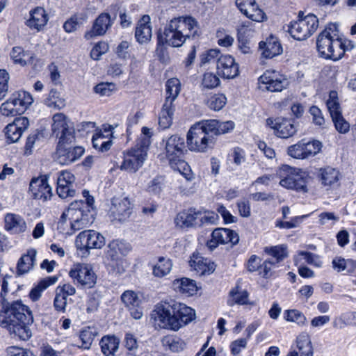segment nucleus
Masks as SVG:
<instances>
[{
    "label": "nucleus",
    "instance_id": "10",
    "mask_svg": "<svg viewBox=\"0 0 356 356\" xmlns=\"http://www.w3.org/2000/svg\"><path fill=\"white\" fill-rule=\"evenodd\" d=\"M131 250L128 243L118 240L111 241L106 252V258L108 266L117 274H121L124 271L122 255L127 254Z\"/></svg>",
    "mask_w": 356,
    "mask_h": 356
},
{
    "label": "nucleus",
    "instance_id": "32",
    "mask_svg": "<svg viewBox=\"0 0 356 356\" xmlns=\"http://www.w3.org/2000/svg\"><path fill=\"white\" fill-rule=\"evenodd\" d=\"M5 229L13 234H20L25 232L26 223L24 218L15 213H7L5 216Z\"/></svg>",
    "mask_w": 356,
    "mask_h": 356
},
{
    "label": "nucleus",
    "instance_id": "18",
    "mask_svg": "<svg viewBox=\"0 0 356 356\" xmlns=\"http://www.w3.org/2000/svg\"><path fill=\"white\" fill-rule=\"evenodd\" d=\"M114 20L115 18L111 19L108 13H102L94 21L91 29L85 33V39L89 40L97 36L104 35L112 27Z\"/></svg>",
    "mask_w": 356,
    "mask_h": 356
},
{
    "label": "nucleus",
    "instance_id": "23",
    "mask_svg": "<svg viewBox=\"0 0 356 356\" xmlns=\"http://www.w3.org/2000/svg\"><path fill=\"white\" fill-rule=\"evenodd\" d=\"M76 289L69 283L58 285L55 290L54 308L58 312L64 313L67 307V298L74 296Z\"/></svg>",
    "mask_w": 356,
    "mask_h": 356
},
{
    "label": "nucleus",
    "instance_id": "20",
    "mask_svg": "<svg viewBox=\"0 0 356 356\" xmlns=\"http://www.w3.org/2000/svg\"><path fill=\"white\" fill-rule=\"evenodd\" d=\"M259 83L265 85L270 92L282 91L286 86L287 81L283 75L275 70H266L259 79Z\"/></svg>",
    "mask_w": 356,
    "mask_h": 356
},
{
    "label": "nucleus",
    "instance_id": "45",
    "mask_svg": "<svg viewBox=\"0 0 356 356\" xmlns=\"http://www.w3.org/2000/svg\"><path fill=\"white\" fill-rule=\"evenodd\" d=\"M227 103V98L223 94H211L205 100V104L209 108L214 111L221 110Z\"/></svg>",
    "mask_w": 356,
    "mask_h": 356
},
{
    "label": "nucleus",
    "instance_id": "56",
    "mask_svg": "<svg viewBox=\"0 0 356 356\" xmlns=\"http://www.w3.org/2000/svg\"><path fill=\"white\" fill-rule=\"evenodd\" d=\"M124 347L127 350V355L135 356L138 348L136 337L131 333H127L124 337Z\"/></svg>",
    "mask_w": 356,
    "mask_h": 356
},
{
    "label": "nucleus",
    "instance_id": "3",
    "mask_svg": "<svg viewBox=\"0 0 356 356\" xmlns=\"http://www.w3.org/2000/svg\"><path fill=\"white\" fill-rule=\"evenodd\" d=\"M200 35L197 20L191 16H182L170 19L163 30L158 33L159 42L167 46L179 48L187 40H193Z\"/></svg>",
    "mask_w": 356,
    "mask_h": 356
},
{
    "label": "nucleus",
    "instance_id": "62",
    "mask_svg": "<svg viewBox=\"0 0 356 356\" xmlns=\"http://www.w3.org/2000/svg\"><path fill=\"white\" fill-rule=\"evenodd\" d=\"M108 50V44L105 42L97 43L90 51V56L94 60H99L102 54Z\"/></svg>",
    "mask_w": 356,
    "mask_h": 356
},
{
    "label": "nucleus",
    "instance_id": "46",
    "mask_svg": "<svg viewBox=\"0 0 356 356\" xmlns=\"http://www.w3.org/2000/svg\"><path fill=\"white\" fill-rule=\"evenodd\" d=\"M238 42L244 44L247 38L252 36L254 32V24L250 21L241 22L237 28Z\"/></svg>",
    "mask_w": 356,
    "mask_h": 356
},
{
    "label": "nucleus",
    "instance_id": "42",
    "mask_svg": "<svg viewBox=\"0 0 356 356\" xmlns=\"http://www.w3.org/2000/svg\"><path fill=\"white\" fill-rule=\"evenodd\" d=\"M165 87L167 96L165 102H169L172 104L180 92V81L177 78H171L167 81Z\"/></svg>",
    "mask_w": 356,
    "mask_h": 356
},
{
    "label": "nucleus",
    "instance_id": "41",
    "mask_svg": "<svg viewBox=\"0 0 356 356\" xmlns=\"http://www.w3.org/2000/svg\"><path fill=\"white\" fill-rule=\"evenodd\" d=\"M174 111L175 108L172 104L165 102L159 118V124L162 129H167L171 125Z\"/></svg>",
    "mask_w": 356,
    "mask_h": 356
},
{
    "label": "nucleus",
    "instance_id": "60",
    "mask_svg": "<svg viewBox=\"0 0 356 356\" xmlns=\"http://www.w3.org/2000/svg\"><path fill=\"white\" fill-rule=\"evenodd\" d=\"M218 220V216L214 212L205 211L199 215V226L214 225Z\"/></svg>",
    "mask_w": 356,
    "mask_h": 356
},
{
    "label": "nucleus",
    "instance_id": "50",
    "mask_svg": "<svg viewBox=\"0 0 356 356\" xmlns=\"http://www.w3.org/2000/svg\"><path fill=\"white\" fill-rule=\"evenodd\" d=\"M326 104L332 118L342 115L336 91H330Z\"/></svg>",
    "mask_w": 356,
    "mask_h": 356
},
{
    "label": "nucleus",
    "instance_id": "61",
    "mask_svg": "<svg viewBox=\"0 0 356 356\" xmlns=\"http://www.w3.org/2000/svg\"><path fill=\"white\" fill-rule=\"evenodd\" d=\"M1 113L4 116H15L20 115L15 105L11 102L10 99L3 102L0 107Z\"/></svg>",
    "mask_w": 356,
    "mask_h": 356
},
{
    "label": "nucleus",
    "instance_id": "35",
    "mask_svg": "<svg viewBox=\"0 0 356 356\" xmlns=\"http://www.w3.org/2000/svg\"><path fill=\"white\" fill-rule=\"evenodd\" d=\"M275 127V134L282 138H289L297 131L296 127L290 120L277 118Z\"/></svg>",
    "mask_w": 356,
    "mask_h": 356
},
{
    "label": "nucleus",
    "instance_id": "28",
    "mask_svg": "<svg viewBox=\"0 0 356 356\" xmlns=\"http://www.w3.org/2000/svg\"><path fill=\"white\" fill-rule=\"evenodd\" d=\"M49 16L42 7H37L30 11V17L26 25L31 29L40 31L47 25Z\"/></svg>",
    "mask_w": 356,
    "mask_h": 356
},
{
    "label": "nucleus",
    "instance_id": "47",
    "mask_svg": "<svg viewBox=\"0 0 356 356\" xmlns=\"http://www.w3.org/2000/svg\"><path fill=\"white\" fill-rule=\"evenodd\" d=\"M162 344L165 348L172 352H179L183 350L185 347L184 341L174 336H165L162 339Z\"/></svg>",
    "mask_w": 356,
    "mask_h": 356
},
{
    "label": "nucleus",
    "instance_id": "48",
    "mask_svg": "<svg viewBox=\"0 0 356 356\" xmlns=\"http://www.w3.org/2000/svg\"><path fill=\"white\" fill-rule=\"evenodd\" d=\"M229 295L231 298L227 301L229 306H233L234 304L246 305L248 303V293L245 290H238L236 288L232 289L229 292Z\"/></svg>",
    "mask_w": 356,
    "mask_h": 356
},
{
    "label": "nucleus",
    "instance_id": "6",
    "mask_svg": "<svg viewBox=\"0 0 356 356\" xmlns=\"http://www.w3.org/2000/svg\"><path fill=\"white\" fill-rule=\"evenodd\" d=\"M184 148V138L178 135H172L165 141V157L161 159H165L174 170L180 172L186 180L191 181L194 176L190 166L183 159Z\"/></svg>",
    "mask_w": 356,
    "mask_h": 356
},
{
    "label": "nucleus",
    "instance_id": "37",
    "mask_svg": "<svg viewBox=\"0 0 356 356\" xmlns=\"http://www.w3.org/2000/svg\"><path fill=\"white\" fill-rule=\"evenodd\" d=\"M172 261L165 257H159L157 262L152 267V274L154 277L161 278L168 275L172 268Z\"/></svg>",
    "mask_w": 356,
    "mask_h": 356
},
{
    "label": "nucleus",
    "instance_id": "8",
    "mask_svg": "<svg viewBox=\"0 0 356 356\" xmlns=\"http://www.w3.org/2000/svg\"><path fill=\"white\" fill-rule=\"evenodd\" d=\"M214 137L209 131L207 120H202L191 127L187 134V145L191 151L204 152L214 145Z\"/></svg>",
    "mask_w": 356,
    "mask_h": 356
},
{
    "label": "nucleus",
    "instance_id": "39",
    "mask_svg": "<svg viewBox=\"0 0 356 356\" xmlns=\"http://www.w3.org/2000/svg\"><path fill=\"white\" fill-rule=\"evenodd\" d=\"M58 281V277L49 276L41 280L38 284L33 287L30 293V298L33 301H37L41 297L42 292L49 286L54 284Z\"/></svg>",
    "mask_w": 356,
    "mask_h": 356
},
{
    "label": "nucleus",
    "instance_id": "24",
    "mask_svg": "<svg viewBox=\"0 0 356 356\" xmlns=\"http://www.w3.org/2000/svg\"><path fill=\"white\" fill-rule=\"evenodd\" d=\"M121 300L134 318H142L143 312L141 300L136 292L129 290L124 291L121 296Z\"/></svg>",
    "mask_w": 356,
    "mask_h": 356
},
{
    "label": "nucleus",
    "instance_id": "36",
    "mask_svg": "<svg viewBox=\"0 0 356 356\" xmlns=\"http://www.w3.org/2000/svg\"><path fill=\"white\" fill-rule=\"evenodd\" d=\"M211 236L214 240L218 241L220 243L236 244L238 242L239 237L235 232L225 228H218L213 231Z\"/></svg>",
    "mask_w": 356,
    "mask_h": 356
},
{
    "label": "nucleus",
    "instance_id": "43",
    "mask_svg": "<svg viewBox=\"0 0 356 356\" xmlns=\"http://www.w3.org/2000/svg\"><path fill=\"white\" fill-rule=\"evenodd\" d=\"M11 58L15 63L24 66L28 63H32L34 56H29V54L25 52L21 47H15L10 53Z\"/></svg>",
    "mask_w": 356,
    "mask_h": 356
},
{
    "label": "nucleus",
    "instance_id": "14",
    "mask_svg": "<svg viewBox=\"0 0 356 356\" xmlns=\"http://www.w3.org/2000/svg\"><path fill=\"white\" fill-rule=\"evenodd\" d=\"M74 281L86 288H92L96 283L97 277L90 266L85 264L74 265L69 273Z\"/></svg>",
    "mask_w": 356,
    "mask_h": 356
},
{
    "label": "nucleus",
    "instance_id": "21",
    "mask_svg": "<svg viewBox=\"0 0 356 356\" xmlns=\"http://www.w3.org/2000/svg\"><path fill=\"white\" fill-rule=\"evenodd\" d=\"M218 74L225 79H234L239 73L238 65L230 55H222L217 60Z\"/></svg>",
    "mask_w": 356,
    "mask_h": 356
},
{
    "label": "nucleus",
    "instance_id": "12",
    "mask_svg": "<svg viewBox=\"0 0 356 356\" xmlns=\"http://www.w3.org/2000/svg\"><path fill=\"white\" fill-rule=\"evenodd\" d=\"M75 245L78 250L88 252L90 249L102 248L105 245V238L95 230H84L76 236Z\"/></svg>",
    "mask_w": 356,
    "mask_h": 356
},
{
    "label": "nucleus",
    "instance_id": "31",
    "mask_svg": "<svg viewBox=\"0 0 356 356\" xmlns=\"http://www.w3.org/2000/svg\"><path fill=\"white\" fill-rule=\"evenodd\" d=\"M36 254L37 251L31 248L28 250L26 253L19 258L17 264V274L18 275H24L33 269Z\"/></svg>",
    "mask_w": 356,
    "mask_h": 356
},
{
    "label": "nucleus",
    "instance_id": "33",
    "mask_svg": "<svg viewBox=\"0 0 356 356\" xmlns=\"http://www.w3.org/2000/svg\"><path fill=\"white\" fill-rule=\"evenodd\" d=\"M172 287L175 291L186 296H193L197 291L196 282L186 277L177 279L172 282Z\"/></svg>",
    "mask_w": 356,
    "mask_h": 356
},
{
    "label": "nucleus",
    "instance_id": "58",
    "mask_svg": "<svg viewBox=\"0 0 356 356\" xmlns=\"http://www.w3.org/2000/svg\"><path fill=\"white\" fill-rule=\"evenodd\" d=\"M252 6V9L249 10V13L246 14L245 16L252 21L257 22H261L266 20L267 17L265 13L258 7L256 2Z\"/></svg>",
    "mask_w": 356,
    "mask_h": 356
},
{
    "label": "nucleus",
    "instance_id": "59",
    "mask_svg": "<svg viewBox=\"0 0 356 356\" xmlns=\"http://www.w3.org/2000/svg\"><path fill=\"white\" fill-rule=\"evenodd\" d=\"M220 83L219 78L213 73L206 72L203 75L202 86L208 89L216 88Z\"/></svg>",
    "mask_w": 356,
    "mask_h": 356
},
{
    "label": "nucleus",
    "instance_id": "15",
    "mask_svg": "<svg viewBox=\"0 0 356 356\" xmlns=\"http://www.w3.org/2000/svg\"><path fill=\"white\" fill-rule=\"evenodd\" d=\"M29 193L35 200L46 202L51 199L52 190L47 182V176L34 177L29 184Z\"/></svg>",
    "mask_w": 356,
    "mask_h": 356
},
{
    "label": "nucleus",
    "instance_id": "51",
    "mask_svg": "<svg viewBox=\"0 0 356 356\" xmlns=\"http://www.w3.org/2000/svg\"><path fill=\"white\" fill-rule=\"evenodd\" d=\"M284 318L288 322L296 323L299 326H303L307 323V318L304 314L295 309L285 310Z\"/></svg>",
    "mask_w": 356,
    "mask_h": 356
},
{
    "label": "nucleus",
    "instance_id": "57",
    "mask_svg": "<svg viewBox=\"0 0 356 356\" xmlns=\"http://www.w3.org/2000/svg\"><path fill=\"white\" fill-rule=\"evenodd\" d=\"M116 90V86L113 83L102 82L94 88L95 93L101 96H111Z\"/></svg>",
    "mask_w": 356,
    "mask_h": 356
},
{
    "label": "nucleus",
    "instance_id": "53",
    "mask_svg": "<svg viewBox=\"0 0 356 356\" xmlns=\"http://www.w3.org/2000/svg\"><path fill=\"white\" fill-rule=\"evenodd\" d=\"M44 102L48 107L57 109H61L65 105V100L60 98L57 90L54 89L51 90Z\"/></svg>",
    "mask_w": 356,
    "mask_h": 356
},
{
    "label": "nucleus",
    "instance_id": "52",
    "mask_svg": "<svg viewBox=\"0 0 356 356\" xmlns=\"http://www.w3.org/2000/svg\"><path fill=\"white\" fill-rule=\"evenodd\" d=\"M339 172L334 168L327 167L322 170L321 180L325 186H331L339 180Z\"/></svg>",
    "mask_w": 356,
    "mask_h": 356
},
{
    "label": "nucleus",
    "instance_id": "64",
    "mask_svg": "<svg viewBox=\"0 0 356 356\" xmlns=\"http://www.w3.org/2000/svg\"><path fill=\"white\" fill-rule=\"evenodd\" d=\"M6 353L8 356H35L31 351L17 346L8 347Z\"/></svg>",
    "mask_w": 356,
    "mask_h": 356
},
{
    "label": "nucleus",
    "instance_id": "11",
    "mask_svg": "<svg viewBox=\"0 0 356 356\" xmlns=\"http://www.w3.org/2000/svg\"><path fill=\"white\" fill-rule=\"evenodd\" d=\"M318 26V20L316 15L309 14L298 21L291 22L289 27L291 35L297 40H303L312 35Z\"/></svg>",
    "mask_w": 356,
    "mask_h": 356
},
{
    "label": "nucleus",
    "instance_id": "29",
    "mask_svg": "<svg viewBox=\"0 0 356 356\" xmlns=\"http://www.w3.org/2000/svg\"><path fill=\"white\" fill-rule=\"evenodd\" d=\"M190 266L200 275H209L215 270V264L198 254H193L189 261Z\"/></svg>",
    "mask_w": 356,
    "mask_h": 356
},
{
    "label": "nucleus",
    "instance_id": "25",
    "mask_svg": "<svg viewBox=\"0 0 356 356\" xmlns=\"http://www.w3.org/2000/svg\"><path fill=\"white\" fill-rule=\"evenodd\" d=\"M261 56L266 58H273L280 55L282 51V47L279 39L270 35L265 41H261L259 44Z\"/></svg>",
    "mask_w": 356,
    "mask_h": 356
},
{
    "label": "nucleus",
    "instance_id": "40",
    "mask_svg": "<svg viewBox=\"0 0 356 356\" xmlns=\"http://www.w3.org/2000/svg\"><path fill=\"white\" fill-rule=\"evenodd\" d=\"M99 345L105 356H115L119 347V340L115 337L105 336L102 338Z\"/></svg>",
    "mask_w": 356,
    "mask_h": 356
},
{
    "label": "nucleus",
    "instance_id": "5",
    "mask_svg": "<svg viewBox=\"0 0 356 356\" xmlns=\"http://www.w3.org/2000/svg\"><path fill=\"white\" fill-rule=\"evenodd\" d=\"M346 42L339 37L337 26L330 24L318 35L316 47L322 57L337 60L342 58L348 49Z\"/></svg>",
    "mask_w": 356,
    "mask_h": 356
},
{
    "label": "nucleus",
    "instance_id": "19",
    "mask_svg": "<svg viewBox=\"0 0 356 356\" xmlns=\"http://www.w3.org/2000/svg\"><path fill=\"white\" fill-rule=\"evenodd\" d=\"M75 181L74 175L67 170H63L58 173L57 177L56 192L58 196L63 199L74 197L76 191L74 188Z\"/></svg>",
    "mask_w": 356,
    "mask_h": 356
},
{
    "label": "nucleus",
    "instance_id": "63",
    "mask_svg": "<svg viewBox=\"0 0 356 356\" xmlns=\"http://www.w3.org/2000/svg\"><path fill=\"white\" fill-rule=\"evenodd\" d=\"M333 123L336 129L340 134H346L350 130L349 123L343 118L342 115L332 118Z\"/></svg>",
    "mask_w": 356,
    "mask_h": 356
},
{
    "label": "nucleus",
    "instance_id": "44",
    "mask_svg": "<svg viewBox=\"0 0 356 356\" xmlns=\"http://www.w3.org/2000/svg\"><path fill=\"white\" fill-rule=\"evenodd\" d=\"M97 335V332L95 327H86L83 328L79 334V339L82 343L81 346H78V347L83 349H90Z\"/></svg>",
    "mask_w": 356,
    "mask_h": 356
},
{
    "label": "nucleus",
    "instance_id": "30",
    "mask_svg": "<svg viewBox=\"0 0 356 356\" xmlns=\"http://www.w3.org/2000/svg\"><path fill=\"white\" fill-rule=\"evenodd\" d=\"M200 211L190 209L179 213L175 218L176 225L181 228L199 226Z\"/></svg>",
    "mask_w": 356,
    "mask_h": 356
},
{
    "label": "nucleus",
    "instance_id": "17",
    "mask_svg": "<svg viewBox=\"0 0 356 356\" xmlns=\"http://www.w3.org/2000/svg\"><path fill=\"white\" fill-rule=\"evenodd\" d=\"M132 210L133 205L128 197L113 198L110 209V213L111 216L113 217V220L124 222L129 218L132 213Z\"/></svg>",
    "mask_w": 356,
    "mask_h": 356
},
{
    "label": "nucleus",
    "instance_id": "26",
    "mask_svg": "<svg viewBox=\"0 0 356 356\" xmlns=\"http://www.w3.org/2000/svg\"><path fill=\"white\" fill-rule=\"evenodd\" d=\"M152 36V27L150 23L149 15H143L138 22L136 30L135 38L140 44L148 43Z\"/></svg>",
    "mask_w": 356,
    "mask_h": 356
},
{
    "label": "nucleus",
    "instance_id": "7",
    "mask_svg": "<svg viewBox=\"0 0 356 356\" xmlns=\"http://www.w3.org/2000/svg\"><path fill=\"white\" fill-rule=\"evenodd\" d=\"M94 209L87 208L82 200L72 202L68 209L65 211L60 217V223L69 220L72 232L82 229L92 223Z\"/></svg>",
    "mask_w": 356,
    "mask_h": 356
},
{
    "label": "nucleus",
    "instance_id": "2",
    "mask_svg": "<svg viewBox=\"0 0 356 356\" xmlns=\"http://www.w3.org/2000/svg\"><path fill=\"white\" fill-rule=\"evenodd\" d=\"M195 316L194 309L173 299L157 303L151 314L155 325L175 331L191 322Z\"/></svg>",
    "mask_w": 356,
    "mask_h": 356
},
{
    "label": "nucleus",
    "instance_id": "27",
    "mask_svg": "<svg viewBox=\"0 0 356 356\" xmlns=\"http://www.w3.org/2000/svg\"><path fill=\"white\" fill-rule=\"evenodd\" d=\"M314 348L309 336L300 334L296 339V348L291 349L286 356H313Z\"/></svg>",
    "mask_w": 356,
    "mask_h": 356
},
{
    "label": "nucleus",
    "instance_id": "22",
    "mask_svg": "<svg viewBox=\"0 0 356 356\" xmlns=\"http://www.w3.org/2000/svg\"><path fill=\"white\" fill-rule=\"evenodd\" d=\"M29 120L26 117L16 118L12 123L4 129L5 135L10 143H16L22 134L28 129Z\"/></svg>",
    "mask_w": 356,
    "mask_h": 356
},
{
    "label": "nucleus",
    "instance_id": "38",
    "mask_svg": "<svg viewBox=\"0 0 356 356\" xmlns=\"http://www.w3.org/2000/svg\"><path fill=\"white\" fill-rule=\"evenodd\" d=\"M209 131L214 136L224 134L232 130L234 124L232 121L220 122L217 120H206Z\"/></svg>",
    "mask_w": 356,
    "mask_h": 356
},
{
    "label": "nucleus",
    "instance_id": "49",
    "mask_svg": "<svg viewBox=\"0 0 356 356\" xmlns=\"http://www.w3.org/2000/svg\"><path fill=\"white\" fill-rule=\"evenodd\" d=\"M265 252L273 257L275 264H277L287 257V248L284 245L265 248Z\"/></svg>",
    "mask_w": 356,
    "mask_h": 356
},
{
    "label": "nucleus",
    "instance_id": "4",
    "mask_svg": "<svg viewBox=\"0 0 356 356\" xmlns=\"http://www.w3.org/2000/svg\"><path fill=\"white\" fill-rule=\"evenodd\" d=\"M152 136V131L151 129L143 127L140 136L137 140L134 147L124 152L123 161L120 165V170L135 173L143 165L147 156Z\"/></svg>",
    "mask_w": 356,
    "mask_h": 356
},
{
    "label": "nucleus",
    "instance_id": "34",
    "mask_svg": "<svg viewBox=\"0 0 356 356\" xmlns=\"http://www.w3.org/2000/svg\"><path fill=\"white\" fill-rule=\"evenodd\" d=\"M9 99L20 114L24 113L33 102L31 95L25 91L14 92Z\"/></svg>",
    "mask_w": 356,
    "mask_h": 356
},
{
    "label": "nucleus",
    "instance_id": "9",
    "mask_svg": "<svg viewBox=\"0 0 356 356\" xmlns=\"http://www.w3.org/2000/svg\"><path fill=\"white\" fill-rule=\"evenodd\" d=\"M277 175L280 179V184L282 187L298 192L306 193L307 191V176L300 170L284 165L277 170Z\"/></svg>",
    "mask_w": 356,
    "mask_h": 356
},
{
    "label": "nucleus",
    "instance_id": "1",
    "mask_svg": "<svg viewBox=\"0 0 356 356\" xmlns=\"http://www.w3.org/2000/svg\"><path fill=\"white\" fill-rule=\"evenodd\" d=\"M9 275L3 277L1 283L0 297V326L6 328L13 338L26 341L32 335L29 327L33 323V316L29 307L21 301L11 303L6 301L5 297L8 293Z\"/></svg>",
    "mask_w": 356,
    "mask_h": 356
},
{
    "label": "nucleus",
    "instance_id": "13",
    "mask_svg": "<svg viewBox=\"0 0 356 356\" xmlns=\"http://www.w3.org/2000/svg\"><path fill=\"white\" fill-rule=\"evenodd\" d=\"M73 141H58L56 148V161L61 165H69L78 160L84 153L81 146L71 147Z\"/></svg>",
    "mask_w": 356,
    "mask_h": 356
},
{
    "label": "nucleus",
    "instance_id": "55",
    "mask_svg": "<svg viewBox=\"0 0 356 356\" xmlns=\"http://www.w3.org/2000/svg\"><path fill=\"white\" fill-rule=\"evenodd\" d=\"M86 21L83 15H73L63 24V29L67 33H72L76 30L77 27Z\"/></svg>",
    "mask_w": 356,
    "mask_h": 356
},
{
    "label": "nucleus",
    "instance_id": "54",
    "mask_svg": "<svg viewBox=\"0 0 356 356\" xmlns=\"http://www.w3.org/2000/svg\"><path fill=\"white\" fill-rule=\"evenodd\" d=\"M305 139H302L298 143L291 145L287 149L288 154L295 159H307V153L305 150Z\"/></svg>",
    "mask_w": 356,
    "mask_h": 356
},
{
    "label": "nucleus",
    "instance_id": "16",
    "mask_svg": "<svg viewBox=\"0 0 356 356\" xmlns=\"http://www.w3.org/2000/svg\"><path fill=\"white\" fill-rule=\"evenodd\" d=\"M53 134L59 138L58 141H74V131L69 127V121L63 113H56L53 116L51 126Z\"/></svg>",
    "mask_w": 356,
    "mask_h": 356
}]
</instances>
